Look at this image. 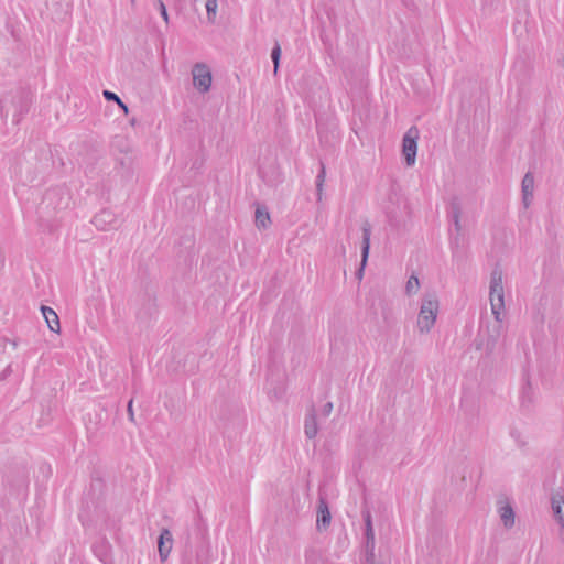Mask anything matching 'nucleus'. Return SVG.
I'll return each instance as SVG.
<instances>
[{
	"mask_svg": "<svg viewBox=\"0 0 564 564\" xmlns=\"http://www.w3.org/2000/svg\"><path fill=\"white\" fill-rule=\"evenodd\" d=\"M330 512L328 510L327 503L325 500L321 499L318 505V514H317V528L321 530L322 528H326L330 523Z\"/></svg>",
	"mask_w": 564,
	"mask_h": 564,
	"instance_id": "nucleus-13",
	"label": "nucleus"
},
{
	"mask_svg": "<svg viewBox=\"0 0 564 564\" xmlns=\"http://www.w3.org/2000/svg\"><path fill=\"white\" fill-rule=\"evenodd\" d=\"M501 521L506 528H511L514 524V511L510 505L502 506L499 510Z\"/></svg>",
	"mask_w": 564,
	"mask_h": 564,
	"instance_id": "nucleus-16",
	"label": "nucleus"
},
{
	"mask_svg": "<svg viewBox=\"0 0 564 564\" xmlns=\"http://www.w3.org/2000/svg\"><path fill=\"white\" fill-rule=\"evenodd\" d=\"M256 226L259 229H265L271 224V218L268 210L263 207L258 206L256 209Z\"/></svg>",
	"mask_w": 564,
	"mask_h": 564,
	"instance_id": "nucleus-15",
	"label": "nucleus"
},
{
	"mask_svg": "<svg viewBox=\"0 0 564 564\" xmlns=\"http://www.w3.org/2000/svg\"><path fill=\"white\" fill-rule=\"evenodd\" d=\"M551 508L557 522L564 527V494L562 491L552 494Z\"/></svg>",
	"mask_w": 564,
	"mask_h": 564,
	"instance_id": "nucleus-10",
	"label": "nucleus"
},
{
	"mask_svg": "<svg viewBox=\"0 0 564 564\" xmlns=\"http://www.w3.org/2000/svg\"><path fill=\"white\" fill-rule=\"evenodd\" d=\"M29 104L30 101L25 95L20 94L18 96L17 111L13 115V120L15 121V123H19L23 115L28 112Z\"/></svg>",
	"mask_w": 564,
	"mask_h": 564,
	"instance_id": "nucleus-14",
	"label": "nucleus"
},
{
	"mask_svg": "<svg viewBox=\"0 0 564 564\" xmlns=\"http://www.w3.org/2000/svg\"><path fill=\"white\" fill-rule=\"evenodd\" d=\"M173 536L169 529H162L158 540L159 555L162 562H164L172 550Z\"/></svg>",
	"mask_w": 564,
	"mask_h": 564,
	"instance_id": "nucleus-7",
	"label": "nucleus"
},
{
	"mask_svg": "<svg viewBox=\"0 0 564 564\" xmlns=\"http://www.w3.org/2000/svg\"><path fill=\"white\" fill-rule=\"evenodd\" d=\"M274 397H275L276 399H279V398L281 397V393H280V394H278V393L275 392V393H274Z\"/></svg>",
	"mask_w": 564,
	"mask_h": 564,
	"instance_id": "nucleus-28",
	"label": "nucleus"
},
{
	"mask_svg": "<svg viewBox=\"0 0 564 564\" xmlns=\"http://www.w3.org/2000/svg\"><path fill=\"white\" fill-rule=\"evenodd\" d=\"M437 313L438 300L436 295H425L422 299L416 323L420 333H429L432 329L436 322Z\"/></svg>",
	"mask_w": 564,
	"mask_h": 564,
	"instance_id": "nucleus-2",
	"label": "nucleus"
},
{
	"mask_svg": "<svg viewBox=\"0 0 564 564\" xmlns=\"http://www.w3.org/2000/svg\"><path fill=\"white\" fill-rule=\"evenodd\" d=\"M451 215H452V220L454 223L455 230L457 232H459L462 229V226H460V208L458 205L453 204Z\"/></svg>",
	"mask_w": 564,
	"mask_h": 564,
	"instance_id": "nucleus-20",
	"label": "nucleus"
},
{
	"mask_svg": "<svg viewBox=\"0 0 564 564\" xmlns=\"http://www.w3.org/2000/svg\"><path fill=\"white\" fill-rule=\"evenodd\" d=\"M367 554L369 555V557H367V561H370V557L372 558L373 556H371L369 552H367Z\"/></svg>",
	"mask_w": 564,
	"mask_h": 564,
	"instance_id": "nucleus-29",
	"label": "nucleus"
},
{
	"mask_svg": "<svg viewBox=\"0 0 564 564\" xmlns=\"http://www.w3.org/2000/svg\"><path fill=\"white\" fill-rule=\"evenodd\" d=\"M102 95L106 100L115 101V104H117L123 110V112L126 115L129 112L128 106L120 99V97L117 94H115L110 90H104Z\"/></svg>",
	"mask_w": 564,
	"mask_h": 564,
	"instance_id": "nucleus-17",
	"label": "nucleus"
},
{
	"mask_svg": "<svg viewBox=\"0 0 564 564\" xmlns=\"http://www.w3.org/2000/svg\"><path fill=\"white\" fill-rule=\"evenodd\" d=\"M489 301L491 313L498 324L502 322L505 314V291L502 284V272L495 269L490 275Z\"/></svg>",
	"mask_w": 564,
	"mask_h": 564,
	"instance_id": "nucleus-1",
	"label": "nucleus"
},
{
	"mask_svg": "<svg viewBox=\"0 0 564 564\" xmlns=\"http://www.w3.org/2000/svg\"><path fill=\"white\" fill-rule=\"evenodd\" d=\"M370 236H371L370 225L365 224L362 226L361 263H360V269L358 271L359 279H361V276H362V271H364V268L368 260L369 249H370Z\"/></svg>",
	"mask_w": 564,
	"mask_h": 564,
	"instance_id": "nucleus-8",
	"label": "nucleus"
},
{
	"mask_svg": "<svg viewBox=\"0 0 564 564\" xmlns=\"http://www.w3.org/2000/svg\"><path fill=\"white\" fill-rule=\"evenodd\" d=\"M325 166L322 165L319 173L316 176V188L318 194V199L322 197L323 184L325 182Z\"/></svg>",
	"mask_w": 564,
	"mask_h": 564,
	"instance_id": "nucleus-21",
	"label": "nucleus"
},
{
	"mask_svg": "<svg viewBox=\"0 0 564 564\" xmlns=\"http://www.w3.org/2000/svg\"><path fill=\"white\" fill-rule=\"evenodd\" d=\"M522 200L524 207H529L533 199L534 176L531 172L525 173L521 183Z\"/></svg>",
	"mask_w": 564,
	"mask_h": 564,
	"instance_id": "nucleus-9",
	"label": "nucleus"
},
{
	"mask_svg": "<svg viewBox=\"0 0 564 564\" xmlns=\"http://www.w3.org/2000/svg\"><path fill=\"white\" fill-rule=\"evenodd\" d=\"M41 311H42L43 317L46 321L48 328L54 333H59L61 332L59 318H58L57 314L55 313V311L53 308H51L48 306H44V305L41 307Z\"/></svg>",
	"mask_w": 564,
	"mask_h": 564,
	"instance_id": "nucleus-11",
	"label": "nucleus"
},
{
	"mask_svg": "<svg viewBox=\"0 0 564 564\" xmlns=\"http://www.w3.org/2000/svg\"><path fill=\"white\" fill-rule=\"evenodd\" d=\"M155 3L163 20L165 21V23H169V13L164 2L162 0H156Z\"/></svg>",
	"mask_w": 564,
	"mask_h": 564,
	"instance_id": "nucleus-23",
	"label": "nucleus"
},
{
	"mask_svg": "<svg viewBox=\"0 0 564 564\" xmlns=\"http://www.w3.org/2000/svg\"><path fill=\"white\" fill-rule=\"evenodd\" d=\"M217 0H206V11L208 21L214 23L217 15Z\"/></svg>",
	"mask_w": 564,
	"mask_h": 564,
	"instance_id": "nucleus-18",
	"label": "nucleus"
},
{
	"mask_svg": "<svg viewBox=\"0 0 564 564\" xmlns=\"http://www.w3.org/2000/svg\"><path fill=\"white\" fill-rule=\"evenodd\" d=\"M318 432L315 409L312 406L305 416L304 433L308 438H314Z\"/></svg>",
	"mask_w": 564,
	"mask_h": 564,
	"instance_id": "nucleus-12",
	"label": "nucleus"
},
{
	"mask_svg": "<svg viewBox=\"0 0 564 564\" xmlns=\"http://www.w3.org/2000/svg\"><path fill=\"white\" fill-rule=\"evenodd\" d=\"M132 403H133L132 400H130L129 403H128V415H129L130 421H134V413H133V410H132Z\"/></svg>",
	"mask_w": 564,
	"mask_h": 564,
	"instance_id": "nucleus-26",
	"label": "nucleus"
},
{
	"mask_svg": "<svg viewBox=\"0 0 564 564\" xmlns=\"http://www.w3.org/2000/svg\"><path fill=\"white\" fill-rule=\"evenodd\" d=\"M0 115L4 119L8 117V110L4 109L3 101H0Z\"/></svg>",
	"mask_w": 564,
	"mask_h": 564,
	"instance_id": "nucleus-27",
	"label": "nucleus"
},
{
	"mask_svg": "<svg viewBox=\"0 0 564 564\" xmlns=\"http://www.w3.org/2000/svg\"><path fill=\"white\" fill-rule=\"evenodd\" d=\"M93 224L99 230H108L115 227L116 216L112 212L104 209L94 216Z\"/></svg>",
	"mask_w": 564,
	"mask_h": 564,
	"instance_id": "nucleus-6",
	"label": "nucleus"
},
{
	"mask_svg": "<svg viewBox=\"0 0 564 564\" xmlns=\"http://www.w3.org/2000/svg\"><path fill=\"white\" fill-rule=\"evenodd\" d=\"M420 289L419 278L415 275H411L406 282L405 291L409 295L415 294Z\"/></svg>",
	"mask_w": 564,
	"mask_h": 564,
	"instance_id": "nucleus-19",
	"label": "nucleus"
},
{
	"mask_svg": "<svg viewBox=\"0 0 564 564\" xmlns=\"http://www.w3.org/2000/svg\"><path fill=\"white\" fill-rule=\"evenodd\" d=\"M193 85L202 94L210 89L213 76L210 68L204 63H196L192 69Z\"/></svg>",
	"mask_w": 564,
	"mask_h": 564,
	"instance_id": "nucleus-3",
	"label": "nucleus"
},
{
	"mask_svg": "<svg viewBox=\"0 0 564 564\" xmlns=\"http://www.w3.org/2000/svg\"><path fill=\"white\" fill-rule=\"evenodd\" d=\"M333 410V403L332 402H327L324 406H323V414L324 415H329L330 412Z\"/></svg>",
	"mask_w": 564,
	"mask_h": 564,
	"instance_id": "nucleus-25",
	"label": "nucleus"
},
{
	"mask_svg": "<svg viewBox=\"0 0 564 564\" xmlns=\"http://www.w3.org/2000/svg\"><path fill=\"white\" fill-rule=\"evenodd\" d=\"M510 435H511V437H512V438H514V440H516V442H517L520 446L525 445V441H523V440L521 438V433H520L518 430H514V429H513V430H511Z\"/></svg>",
	"mask_w": 564,
	"mask_h": 564,
	"instance_id": "nucleus-24",
	"label": "nucleus"
},
{
	"mask_svg": "<svg viewBox=\"0 0 564 564\" xmlns=\"http://www.w3.org/2000/svg\"><path fill=\"white\" fill-rule=\"evenodd\" d=\"M417 139L419 130L416 127H411L403 135L402 153L404 155L405 163L409 166H412L415 163Z\"/></svg>",
	"mask_w": 564,
	"mask_h": 564,
	"instance_id": "nucleus-4",
	"label": "nucleus"
},
{
	"mask_svg": "<svg viewBox=\"0 0 564 564\" xmlns=\"http://www.w3.org/2000/svg\"><path fill=\"white\" fill-rule=\"evenodd\" d=\"M280 56H281V47L279 44H275V46L272 48L271 52V59L274 64V74L278 73L279 64H280Z\"/></svg>",
	"mask_w": 564,
	"mask_h": 564,
	"instance_id": "nucleus-22",
	"label": "nucleus"
},
{
	"mask_svg": "<svg viewBox=\"0 0 564 564\" xmlns=\"http://www.w3.org/2000/svg\"><path fill=\"white\" fill-rule=\"evenodd\" d=\"M362 518L365 522L366 551L369 552L371 556H373L376 539L370 511H362Z\"/></svg>",
	"mask_w": 564,
	"mask_h": 564,
	"instance_id": "nucleus-5",
	"label": "nucleus"
}]
</instances>
